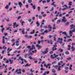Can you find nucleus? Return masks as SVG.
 I'll return each instance as SVG.
<instances>
[{
	"label": "nucleus",
	"mask_w": 75,
	"mask_h": 75,
	"mask_svg": "<svg viewBox=\"0 0 75 75\" xmlns=\"http://www.w3.org/2000/svg\"><path fill=\"white\" fill-rule=\"evenodd\" d=\"M9 60H7L6 61V63L7 64V63H8L9 62Z\"/></svg>",
	"instance_id": "13d9d810"
},
{
	"label": "nucleus",
	"mask_w": 75,
	"mask_h": 75,
	"mask_svg": "<svg viewBox=\"0 0 75 75\" xmlns=\"http://www.w3.org/2000/svg\"><path fill=\"white\" fill-rule=\"evenodd\" d=\"M55 2H53V3H52V6H54V5H55Z\"/></svg>",
	"instance_id": "49530a36"
},
{
	"label": "nucleus",
	"mask_w": 75,
	"mask_h": 75,
	"mask_svg": "<svg viewBox=\"0 0 75 75\" xmlns=\"http://www.w3.org/2000/svg\"><path fill=\"white\" fill-rule=\"evenodd\" d=\"M27 55V54H26V55H25V57L26 58H27V57H28Z\"/></svg>",
	"instance_id": "0e129e2a"
},
{
	"label": "nucleus",
	"mask_w": 75,
	"mask_h": 75,
	"mask_svg": "<svg viewBox=\"0 0 75 75\" xmlns=\"http://www.w3.org/2000/svg\"><path fill=\"white\" fill-rule=\"evenodd\" d=\"M35 30H33V32H31L30 33V34H33V33H35Z\"/></svg>",
	"instance_id": "aec40b11"
},
{
	"label": "nucleus",
	"mask_w": 75,
	"mask_h": 75,
	"mask_svg": "<svg viewBox=\"0 0 75 75\" xmlns=\"http://www.w3.org/2000/svg\"><path fill=\"white\" fill-rule=\"evenodd\" d=\"M58 40L59 41H63L64 40L62 38H58Z\"/></svg>",
	"instance_id": "5701e85b"
},
{
	"label": "nucleus",
	"mask_w": 75,
	"mask_h": 75,
	"mask_svg": "<svg viewBox=\"0 0 75 75\" xmlns=\"http://www.w3.org/2000/svg\"><path fill=\"white\" fill-rule=\"evenodd\" d=\"M32 21V20L31 19H30L28 20V21H29L30 23H31Z\"/></svg>",
	"instance_id": "6e6d98bb"
},
{
	"label": "nucleus",
	"mask_w": 75,
	"mask_h": 75,
	"mask_svg": "<svg viewBox=\"0 0 75 75\" xmlns=\"http://www.w3.org/2000/svg\"><path fill=\"white\" fill-rule=\"evenodd\" d=\"M40 10V7H38V11H39Z\"/></svg>",
	"instance_id": "4d7b16f0"
},
{
	"label": "nucleus",
	"mask_w": 75,
	"mask_h": 75,
	"mask_svg": "<svg viewBox=\"0 0 75 75\" xmlns=\"http://www.w3.org/2000/svg\"><path fill=\"white\" fill-rule=\"evenodd\" d=\"M69 5L70 6H72V2L71 1L69 2Z\"/></svg>",
	"instance_id": "6ab92c4d"
},
{
	"label": "nucleus",
	"mask_w": 75,
	"mask_h": 75,
	"mask_svg": "<svg viewBox=\"0 0 75 75\" xmlns=\"http://www.w3.org/2000/svg\"><path fill=\"white\" fill-rule=\"evenodd\" d=\"M62 34H64V35H67V33L66 32H62Z\"/></svg>",
	"instance_id": "473e14b6"
},
{
	"label": "nucleus",
	"mask_w": 75,
	"mask_h": 75,
	"mask_svg": "<svg viewBox=\"0 0 75 75\" xmlns=\"http://www.w3.org/2000/svg\"><path fill=\"white\" fill-rule=\"evenodd\" d=\"M15 41V39H13L12 40L11 42H14Z\"/></svg>",
	"instance_id": "052dcab7"
},
{
	"label": "nucleus",
	"mask_w": 75,
	"mask_h": 75,
	"mask_svg": "<svg viewBox=\"0 0 75 75\" xmlns=\"http://www.w3.org/2000/svg\"><path fill=\"white\" fill-rule=\"evenodd\" d=\"M71 49H72V50H71V51L73 52V51H74V50H75V48H74V47H71Z\"/></svg>",
	"instance_id": "a878e982"
},
{
	"label": "nucleus",
	"mask_w": 75,
	"mask_h": 75,
	"mask_svg": "<svg viewBox=\"0 0 75 75\" xmlns=\"http://www.w3.org/2000/svg\"><path fill=\"white\" fill-rule=\"evenodd\" d=\"M42 16L44 17H45L46 16V14H45L44 15H42Z\"/></svg>",
	"instance_id": "864d4df0"
},
{
	"label": "nucleus",
	"mask_w": 75,
	"mask_h": 75,
	"mask_svg": "<svg viewBox=\"0 0 75 75\" xmlns=\"http://www.w3.org/2000/svg\"><path fill=\"white\" fill-rule=\"evenodd\" d=\"M8 8H9V5H6V6L5 7V8L7 10L8 9Z\"/></svg>",
	"instance_id": "4be33fe9"
},
{
	"label": "nucleus",
	"mask_w": 75,
	"mask_h": 75,
	"mask_svg": "<svg viewBox=\"0 0 75 75\" xmlns=\"http://www.w3.org/2000/svg\"><path fill=\"white\" fill-rule=\"evenodd\" d=\"M72 30H70L69 31V34H72Z\"/></svg>",
	"instance_id": "37998d69"
},
{
	"label": "nucleus",
	"mask_w": 75,
	"mask_h": 75,
	"mask_svg": "<svg viewBox=\"0 0 75 75\" xmlns=\"http://www.w3.org/2000/svg\"><path fill=\"white\" fill-rule=\"evenodd\" d=\"M34 70H33V69H30V72H34Z\"/></svg>",
	"instance_id": "c9c22d12"
},
{
	"label": "nucleus",
	"mask_w": 75,
	"mask_h": 75,
	"mask_svg": "<svg viewBox=\"0 0 75 75\" xmlns=\"http://www.w3.org/2000/svg\"><path fill=\"white\" fill-rule=\"evenodd\" d=\"M69 23L68 22H67V23H66V24L65 25V26H67V25L69 24Z\"/></svg>",
	"instance_id": "a18cd8bd"
},
{
	"label": "nucleus",
	"mask_w": 75,
	"mask_h": 75,
	"mask_svg": "<svg viewBox=\"0 0 75 75\" xmlns=\"http://www.w3.org/2000/svg\"><path fill=\"white\" fill-rule=\"evenodd\" d=\"M54 10V7H52L51 9L50 10V11H53Z\"/></svg>",
	"instance_id": "72a5a7b5"
},
{
	"label": "nucleus",
	"mask_w": 75,
	"mask_h": 75,
	"mask_svg": "<svg viewBox=\"0 0 75 75\" xmlns=\"http://www.w3.org/2000/svg\"><path fill=\"white\" fill-rule=\"evenodd\" d=\"M45 73H46V74H49V73H50V71H45Z\"/></svg>",
	"instance_id": "c85d7f7f"
},
{
	"label": "nucleus",
	"mask_w": 75,
	"mask_h": 75,
	"mask_svg": "<svg viewBox=\"0 0 75 75\" xmlns=\"http://www.w3.org/2000/svg\"><path fill=\"white\" fill-rule=\"evenodd\" d=\"M48 31L47 30H46L44 31V33H48Z\"/></svg>",
	"instance_id": "c03bdc74"
},
{
	"label": "nucleus",
	"mask_w": 75,
	"mask_h": 75,
	"mask_svg": "<svg viewBox=\"0 0 75 75\" xmlns=\"http://www.w3.org/2000/svg\"><path fill=\"white\" fill-rule=\"evenodd\" d=\"M9 62H10V64H13V60H11V59H9Z\"/></svg>",
	"instance_id": "4468645a"
},
{
	"label": "nucleus",
	"mask_w": 75,
	"mask_h": 75,
	"mask_svg": "<svg viewBox=\"0 0 75 75\" xmlns=\"http://www.w3.org/2000/svg\"><path fill=\"white\" fill-rule=\"evenodd\" d=\"M61 21L60 20H59L57 21V24H59L60 23H61Z\"/></svg>",
	"instance_id": "b1692460"
},
{
	"label": "nucleus",
	"mask_w": 75,
	"mask_h": 75,
	"mask_svg": "<svg viewBox=\"0 0 75 75\" xmlns=\"http://www.w3.org/2000/svg\"><path fill=\"white\" fill-rule=\"evenodd\" d=\"M62 18V22L63 23L64 22V23H66L67 21V20H65L66 19V18L65 16H63Z\"/></svg>",
	"instance_id": "7ed1b4c3"
},
{
	"label": "nucleus",
	"mask_w": 75,
	"mask_h": 75,
	"mask_svg": "<svg viewBox=\"0 0 75 75\" xmlns=\"http://www.w3.org/2000/svg\"><path fill=\"white\" fill-rule=\"evenodd\" d=\"M36 52H37V50H35L34 51H32V53H35Z\"/></svg>",
	"instance_id": "f704fd0d"
},
{
	"label": "nucleus",
	"mask_w": 75,
	"mask_h": 75,
	"mask_svg": "<svg viewBox=\"0 0 75 75\" xmlns=\"http://www.w3.org/2000/svg\"><path fill=\"white\" fill-rule=\"evenodd\" d=\"M18 71V69H17L14 72L15 73H16V72H17V74H21V72L19 71V72H17Z\"/></svg>",
	"instance_id": "20e7f679"
},
{
	"label": "nucleus",
	"mask_w": 75,
	"mask_h": 75,
	"mask_svg": "<svg viewBox=\"0 0 75 75\" xmlns=\"http://www.w3.org/2000/svg\"><path fill=\"white\" fill-rule=\"evenodd\" d=\"M64 6H65V7H66L67 8H69V7L67 6V5H65Z\"/></svg>",
	"instance_id": "a19ab883"
},
{
	"label": "nucleus",
	"mask_w": 75,
	"mask_h": 75,
	"mask_svg": "<svg viewBox=\"0 0 75 75\" xmlns=\"http://www.w3.org/2000/svg\"><path fill=\"white\" fill-rule=\"evenodd\" d=\"M3 66H0V69H1L3 68Z\"/></svg>",
	"instance_id": "79ce46f5"
},
{
	"label": "nucleus",
	"mask_w": 75,
	"mask_h": 75,
	"mask_svg": "<svg viewBox=\"0 0 75 75\" xmlns=\"http://www.w3.org/2000/svg\"><path fill=\"white\" fill-rule=\"evenodd\" d=\"M36 25H37V26L38 27H39V25H40V23L38 22V21L36 23Z\"/></svg>",
	"instance_id": "ddd939ff"
},
{
	"label": "nucleus",
	"mask_w": 75,
	"mask_h": 75,
	"mask_svg": "<svg viewBox=\"0 0 75 75\" xmlns=\"http://www.w3.org/2000/svg\"><path fill=\"white\" fill-rule=\"evenodd\" d=\"M32 38V36L30 35L29 37H28V38Z\"/></svg>",
	"instance_id": "de8ad7c7"
},
{
	"label": "nucleus",
	"mask_w": 75,
	"mask_h": 75,
	"mask_svg": "<svg viewBox=\"0 0 75 75\" xmlns=\"http://www.w3.org/2000/svg\"><path fill=\"white\" fill-rule=\"evenodd\" d=\"M52 53H53V52H52V51H51L49 52V53L50 54H52Z\"/></svg>",
	"instance_id": "e2e57ef3"
},
{
	"label": "nucleus",
	"mask_w": 75,
	"mask_h": 75,
	"mask_svg": "<svg viewBox=\"0 0 75 75\" xmlns=\"http://www.w3.org/2000/svg\"><path fill=\"white\" fill-rule=\"evenodd\" d=\"M28 2L29 3H32V0H28Z\"/></svg>",
	"instance_id": "2f4dec72"
},
{
	"label": "nucleus",
	"mask_w": 75,
	"mask_h": 75,
	"mask_svg": "<svg viewBox=\"0 0 75 75\" xmlns=\"http://www.w3.org/2000/svg\"><path fill=\"white\" fill-rule=\"evenodd\" d=\"M50 57L52 59H55V58H57V57H58V55H55V57H53V55L52 54L51 55Z\"/></svg>",
	"instance_id": "39448f33"
},
{
	"label": "nucleus",
	"mask_w": 75,
	"mask_h": 75,
	"mask_svg": "<svg viewBox=\"0 0 75 75\" xmlns=\"http://www.w3.org/2000/svg\"><path fill=\"white\" fill-rule=\"evenodd\" d=\"M37 47H38L39 48H41V46H40V45L39 44H38L36 45Z\"/></svg>",
	"instance_id": "412c9836"
},
{
	"label": "nucleus",
	"mask_w": 75,
	"mask_h": 75,
	"mask_svg": "<svg viewBox=\"0 0 75 75\" xmlns=\"http://www.w3.org/2000/svg\"><path fill=\"white\" fill-rule=\"evenodd\" d=\"M6 30H9V31H12V30L11 29V28L10 27H8L6 28Z\"/></svg>",
	"instance_id": "9b49d317"
},
{
	"label": "nucleus",
	"mask_w": 75,
	"mask_h": 75,
	"mask_svg": "<svg viewBox=\"0 0 75 75\" xmlns=\"http://www.w3.org/2000/svg\"><path fill=\"white\" fill-rule=\"evenodd\" d=\"M31 64H26V65L25 66V67H29V66H30V65H31Z\"/></svg>",
	"instance_id": "bb28decb"
},
{
	"label": "nucleus",
	"mask_w": 75,
	"mask_h": 75,
	"mask_svg": "<svg viewBox=\"0 0 75 75\" xmlns=\"http://www.w3.org/2000/svg\"><path fill=\"white\" fill-rule=\"evenodd\" d=\"M50 42H51V44H53V43H52L53 42V41H52V40H51Z\"/></svg>",
	"instance_id": "8fccbe9b"
},
{
	"label": "nucleus",
	"mask_w": 75,
	"mask_h": 75,
	"mask_svg": "<svg viewBox=\"0 0 75 75\" xmlns=\"http://www.w3.org/2000/svg\"><path fill=\"white\" fill-rule=\"evenodd\" d=\"M70 30H72V28H74V25H70Z\"/></svg>",
	"instance_id": "393cba45"
},
{
	"label": "nucleus",
	"mask_w": 75,
	"mask_h": 75,
	"mask_svg": "<svg viewBox=\"0 0 75 75\" xmlns=\"http://www.w3.org/2000/svg\"><path fill=\"white\" fill-rule=\"evenodd\" d=\"M9 50H10V48H8V49L7 50V54H8L9 53Z\"/></svg>",
	"instance_id": "ea45409f"
},
{
	"label": "nucleus",
	"mask_w": 75,
	"mask_h": 75,
	"mask_svg": "<svg viewBox=\"0 0 75 75\" xmlns=\"http://www.w3.org/2000/svg\"><path fill=\"white\" fill-rule=\"evenodd\" d=\"M61 66H59L58 67V69H57V71H61Z\"/></svg>",
	"instance_id": "9d476101"
},
{
	"label": "nucleus",
	"mask_w": 75,
	"mask_h": 75,
	"mask_svg": "<svg viewBox=\"0 0 75 75\" xmlns=\"http://www.w3.org/2000/svg\"><path fill=\"white\" fill-rule=\"evenodd\" d=\"M54 37V41H56L57 40H56V35H54L53 36Z\"/></svg>",
	"instance_id": "2eb2a0df"
},
{
	"label": "nucleus",
	"mask_w": 75,
	"mask_h": 75,
	"mask_svg": "<svg viewBox=\"0 0 75 75\" xmlns=\"http://www.w3.org/2000/svg\"><path fill=\"white\" fill-rule=\"evenodd\" d=\"M44 30V29H42L41 30H40V31L41 32H42V31Z\"/></svg>",
	"instance_id": "774afa93"
},
{
	"label": "nucleus",
	"mask_w": 75,
	"mask_h": 75,
	"mask_svg": "<svg viewBox=\"0 0 75 75\" xmlns=\"http://www.w3.org/2000/svg\"><path fill=\"white\" fill-rule=\"evenodd\" d=\"M67 8H63L62 9V10H63V11H64L67 10Z\"/></svg>",
	"instance_id": "603ef678"
},
{
	"label": "nucleus",
	"mask_w": 75,
	"mask_h": 75,
	"mask_svg": "<svg viewBox=\"0 0 75 75\" xmlns=\"http://www.w3.org/2000/svg\"><path fill=\"white\" fill-rule=\"evenodd\" d=\"M25 30H24V29H23L22 30V33L23 34H25Z\"/></svg>",
	"instance_id": "f8f14e48"
},
{
	"label": "nucleus",
	"mask_w": 75,
	"mask_h": 75,
	"mask_svg": "<svg viewBox=\"0 0 75 75\" xmlns=\"http://www.w3.org/2000/svg\"><path fill=\"white\" fill-rule=\"evenodd\" d=\"M60 51V52H62L63 51V50L61 49H59L58 50V51Z\"/></svg>",
	"instance_id": "a211bd4d"
},
{
	"label": "nucleus",
	"mask_w": 75,
	"mask_h": 75,
	"mask_svg": "<svg viewBox=\"0 0 75 75\" xmlns=\"http://www.w3.org/2000/svg\"><path fill=\"white\" fill-rule=\"evenodd\" d=\"M34 49H35V47H34V45H33L32 48H30V50L29 52H30V51H31V50H34Z\"/></svg>",
	"instance_id": "423d86ee"
},
{
	"label": "nucleus",
	"mask_w": 75,
	"mask_h": 75,
	"mask_svg": "<svg viewBox=\"0 0 75 75\" xmlns=\"http://www.w3.org/2000/svg\"><path fill=\"white\" fill-rule=\"evenodd\" d=\"M65 54H66V55H68L69 54V53L68 51H66L65 52Z\"/></svg>",
	"instance_id": "dca6fc26"
},
{
	"label": "nucleus",
	"mask_w": 75,
	"mask_h": 75,
	"mask_svg": "<svg viewBox=\"0 0 75 75\" xmlns=\"http://www.w3.org/2000/svg\"><path fill=\"white\" fill-rule=\"evenodd\" d=\"M5 30V28H2V29L1 30V31L2 33H3V32L4 31V30Z\"/></svg>",
	"instance_id": "c756f323"
},
{
	"label": "nucleus",
	"mask_w": 75,
	"mask_h": 75,
	"mask_svg": "<svg viewBox=\"0 0 75 75\" xmlns=\"http://www.w3.org/2000/svg\"><path fill=\"white\" fill-rule=\"evenodd\" d=\"M57 47V45H53V47L52 48V51H54V48H56Z\"/></svg>",
	"instance_id": "0eeeda50"
},
{
	"label": "nucleus",
	"mask_w": 75,
	"mask_h": 75,
	"mask_svg": "<svg viewBox=\"0 0 75 75\" xmlns=\"http://www.w3.org/2000/svg\"><path fill=\"white\" fill-rule=\"evenodd\" d=\"M48 37L49 38H51L52 37V36L51 35H49L48 36Z\"/></svg>",
	"instance_id": "5fc2aeb1"
},
{
	"label": "nucleus",
	"mask_w": 75,
	"mask_h": 75,
	"mask_svg": "<svg viewBox=\"0 0 75 75\" xmlns=\"http://www.w3.org/2000/svg\"><path fill=\"white\" fill-rule=\"evenodd\" d=\"M21 18V16H19L18 17L17 19L18 20H19V19H20Z\"/></svg>",
	"instance_id": "680f3d73"
},
{
	"label": "nucleus",
	"mask_w": 75,
	"mask_h": 75,
	"mask_svg": "<svg viewBox=\"0 0 75 75\" xmlns=\"http://www.w3.org/2000/svg\"><path fill=\"white\" fill-rule=\"evenodd\" d=\"M2 43L3 44H6V42H5V39H3L2 40Z\"/></svg>",
	"instance_id": "f3484780"
},
{
	"label": "nucleus",
	"mask_w": 75,
	"mask_h": 75,
	"mask_svg": "<svg viewBox=\"0 0 75 75\" xmlns=\"http://www.w3.org/2000/svg\"><path fill=\"white\" fill-rule=\"evenodd\" d=\"M69 68V67H65V69H68Z\"/></svg>",
	"instance_id": "69168bd1"
},
{
	"label": "nucleus",
	"mask_w": 75,
	"mask_h": 75,
	"mask_svg": "<svg viewBox=\"0 0 75 75\" xmlns=\"http://www.w3.org/2000/svg\"><path fill=\"white\" fill-rule=\"evenodd\" d=\"M51 64H49L47 65H46V64H45L44 65V67H46V68H47L48 67V69H50L51 68Z\"/></svg>",
	"instance_id": "f257e3e1"
},
{
	"label": "nucleus",
	"mask_w": 75,
	"mask_h": 75,
	"mask_svg": "<svg viewBox=\"0 0 75 75\" xmlns=\"http://www.w3.org/2000/svg\"><path fill=\"white\" fill-rule=\"evenodd\" d=\"M48 48H46L45 49V50L42 52V54H46L47 52H48Z\"/></svg>",
	"instance_id": "f03ea898"
},
{
	"label": "nucleus",
	"mask_w": 75,
	"mask_h": 75,
	"mask_svg": "<svg viewBox=\"0 0 75 75\" xmlns=\"http://www.w3.org/2000/svg\"><path fill=\"white\" fill-rule=\"evenodd\" d=\"M48 28H49L50 29H51V28H52V27H51V25H48Z\"/></svg>",
	"instance_id": "4c0bfd02"
},
{
	"label": "nucleus",
	"mask_w": 75,
	"mask_h": 75,
	"mask_svg": "<svg viewBox=\"0 0 75 75\" xmlns=\"http://www.w3.org/2000/svg\"><path fill=\"white\" fill-rule=\"evenodd\" d=\"M39 19H42V17L41 16H39Z\"/></svg>",
	"instance_id": "e433bc0d"
},
{
	"label": "nucleus",
	"mask_w": 75,
	"mask_h": 75,
	"mask_svg": "<svg viewBox=\"0 0 75 75\" xmlns=\"http://www.w3.org/2000/svg\"><path fill=\"white\" fill-rule=\"evenodd\" d=\"M25 22L24 21H22V25H24V23H25Z\"/></svg>",
	"instance_id": "bf43d9fd"
},
{
	"label": "nucleus",
	"mask_w": 75,
	"mask_h": 75,
	"mask_svg": "<svg viewBox=\"0 0 75 75\" xmlns=\"http://www.w3.org/2000/svg\"><path fill=\"white\" fill-rule=\"evenodd\" d=\"M2 48H4V50L6 51V49H7V47H6L5 46H4Z\"/></svg>",
	"instance_id": "7c9ffc66"
},
{
	"label": "nucleus",
	"mask_w": 75,
	"mask_h": 75,
	"mask_svg": "<svg viewBox=\"0 0 75 75\" xmlns=\"http://www.w3.org/2000/svg\"><path fill=\"white\" fill-rule=\"evenodd\" d=\"M53 67H54V68H57V67H58V65H55V66L53 65Z\"/></svg>",
	"instance_id": "3c124183"
},
{
	"label": "nucleus",
	"mask_w": 75,
	"mask_h": 75,
	"mask_svg": "<svg viewBox=\"0 0 75 75\" xmlns=\"http://www.w3.org/2000/svg\"><path fill=\"white\" fill-rule=\"evenodd\" d=\"M18 4L19 5L20 7H22V6H23V4H22L21 2H19Z\"/></svg>",
	"instance_id": "6e6552de"
},
{
	"label": "nucleus",
	"mask_w": 75,
	"mask_h": 75,
	"mask_svg": "<svg viewBox=\"0 0 75 75\" xmlns=\"http://www.w3.org/2000/svg\"><path fill=\"white\" fill-rule=\"evenodd\" d=\"M72 59V58L71 57H69L67 59V60L68 61H70V60H71Z\"/></svg>",
	"instance_id": "cd10ccee"
},
{
	"label": "nucleus",
	"mask_w": 75,
	"mask_h": 75,
	"mask_svg": "<svg viewBox=\"0 0 75 75\" xmlns=\"http://www.w3.org/2000/svg\"><path fill=\"white\" fill-rule=\"evenodd\" d=\"M17 25V22H16L15 23H13V28H16V26Z\"/></svg>",
	"instance_id": "1a4fd4ad"
},
{
	"label": "nucleus",
	"mask_w": 75,
	"mask_h": 75,
	"mask_svg": "<svg viewBox=\"0 0 75 75\" xmlns=\"http://www.w3.org/2000/svg\"><path fill=\"white\" fill-rule=\"evenodd\" d=\"M29 58L30 59H33V57H31V56H30L29 57Z\"/></svg>",
	"instance_id": "09e8293b"
},
{
	"label": "nucleus",
	"mask_w": 75,
	"mask_h": 75,
	"mask_svg": "<svg viewBox=\"0 0 75 75\" xmlns=\"http://www.w3.org/2000/svg\"><path fill=\"white\" fill-rule=\"evenodd\" d=\"M34 10H35V8H36V6H35V5H34L33 7Z\"/></svg>",
	"instance_id": "58836bf2"
},
{
	"label": "nucleus",
	"mask_w": 75,
	"mask_h": 75,
	"mask_svg": "<svg viewBox=\"0 0 75 75\" xmlns=\"http://www.w3.org/2000/svg\"><path fill=\"white\" fill-rule=\"evenodd\" d=\"M47 42L48 44H50V41L49 40H48L47 41Z\"/></svg>",
	"instance_id": "338daca9"
}]
</instances>
